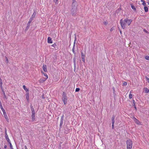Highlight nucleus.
Returning <instances> with one entry per match:
<instances>
[{
    "instance_id": "nucleus-43",
    "label": "nucleus",
    "mask_w": 149,
    "mask_h": 149,
    "mask_svg": "<svg viewBox=\"0 0 149 149\" xmlns=\"http://www.w3.org/2000/svg\"><path fill=\"white\" fill-rule=\"evenodd\" d=\"M108 24V23L107 22H104V24L105 25H106L107 24Z\"/></svg>"
},
{
    "instance_id": "nucleus-25",
    "label": "nucleus",
    "mask_w": 149,
    "mask_h": 149,
    "mask_svg": "<svg viewBox=\"0 0 149 149\" xmlns=\"http://www.w3.org/2000/svg\"><path fill=\"white\" fill-rule=\"evenodd\" d=\"M30 24H29L28 23L27 24V26L26 27V29L27 30L28 29L30 26Z\"/></svg>"
},
{
    "instance_id": "nucleus-49",
    "label": "nucleus",
    "mask_w": 149,
    "mask_h": 149,
    "mask_svg": "<svg viewBox=\"0 0 149 149\" xmlns=\"http://www.w3.org/2000/svg\"><path fill=\"white\" fill-rule=\"evenodd\" d=\"M6 61H7L8 62V58H7V57H6Z\"/></svg>"
},
{
    "instance_id": "nucleus-17",
    "label": "nucleus",
    "mask_w": 149,
    "mask_h": 149,
    "mask_svg": "<svg viewBox=\"0 0 149 149\" xmlns=\"http://www.w3.org/2000/svg\"><path fill=\"white\" fill-rule=\"evenodd\" d=\"M131 8L133 9L134 11H136V8L134 6H133L132 4H131Z\"/></svg>"
},
{
    "instance_id": "nucleus-31",
    "label": "nucleus",
    "mask_w": 149,
    "mask_h": 149,
    "mask_svg": "<svg viewBox=\"0 0 149 149\" xmlns=\"http://www.w3.org/2000/svg\"><path fill=\"white\" fill-rule=\"evenodd\" d=\"M142 4L144 6H146V4L145 1H143V2Z\"/></svg>"
},
{
    "instance_id": "nucleus-8",
    "label": "nucleus",
    "mask_w": 149,
    "mask_h": 149,
    "mask_svg": "<svg viewBox=\"0 0 149 149\" xmlns=\"http://www.w3.org/2000/svg\"><path fill=\"white\" fill-rule=\"evenodd\" d=\"M47 42L49 43H52V38L50 37H48L47 39Z\"/></svg>"
},
{
    "instance_id": "nucleus-48",
    "label": "nucleus",
    "mask_w": 149,
    "mask_h": 149,
    "mask_svg": "<svg viewBox=\"0 0 149 149\" xmlns=\"http://www.w3.org/2000/svg\"><path fill=\"white\" fill-rule=\"evenodd\" d=\"M25 149H28L27 146H25Z\"/></svg>"
},
{
    "instance_id": "nucleus-34",
    "label": "nucleus",
    "mask_w": 149,
    "mask_h": 149,
    "mask_svg": "<svg viewBox=\"0 0 149 149\" xmlns=\"http://www.w3.org/2000/svg\"><path fill=\"white\" fill-rule=\"evenodd\" d=\"M112 123V129H114V123Z\"/></svg>"
},
{
    "instance_id": "nucleus-27",
    "label": "nucleus",
    "mask_w": 149,
    "mask_h": 149,
    "mask_svg": "<svg viewBox=\"0 0 149 149\" xmlns=\"http://www.w3.org/2000/svg\"><path fill=\"white\" fill-rule=\"evenodd\" d=\"M9 143V144H10V149H12V148H13V147H12V144L11 143H10V142H8Z\"/></svg>"
},
{
    "instance_id": "nucleus-4",
    "label": "nucleus",
    "mask_w": 149,
    "mask_h": 149,
    "mask_svg": "<svg viewBox=\"0 0 149 149\" xmlns=\"http://www.w3.org/2000/svg\"><path fill=\"white\" fill-rule=\"evenodd\" d=\"M77 2L75 0H72V8L77 9Z\"/></svg>"
},
{
    "instance_id": "nucleus-11",
    "label": "nucleus",
    "mask_w": 149,
    "mask_h": 149,
    "mask_svg": "<svg viewBox=\"0 0 149 149\" xmlns=\"http://www.w3.org/2000/svg\"><path fill=\"white\" fill-rule=\"evenodd\" d=\"M2 91H3V93L4 95V97H3L4 99L6 102V100H7V97L5 95V92L3 90Z\"/></svg>"
},
{
    "instance_id": "nucleus-9",
    "label": "nucleus",
    "mask_w": 149,
    "mask_h": 149,
    "mask_svg": "<svg viewBox=\"0 0 149 149\" xmlns=\"http://www.w3.org/2000/svg\"><path fill=\"white\" fill-rule=\"evenodd\" d=\"M26 99L28 101H29V93L27 92L26 93Z\"/></svg>"
},
{
    "instance_id": "nucleus-5",
    "label": "nucleus",
    "mask_w": 149,
    "mask_h": 149,
    "mask_svg": "<svg viewBox=\"0 0 149 149\" xmlns=\"http://www.w3.org/2000/svg\"><path fill=\"white\" fill-rule=\"evenodd\" d=\"M77 9L72 8L71 10V14L73 16L76 15L77 13Z\"/></svg>"
},
{
    "instance_id": "nucleus-50",
    "label": "nucleus",
    "mask_w": 149,
    "mask_h": 149,
    "mask_svg": "<svg viewBox=\"0 0 149 149\" xmlns=\"http://www.w3.org/2000/svg\"><path fill=\"white\" fill-rule=\"evenodd\" d=\"M146 0L147 1L148 3V4H149V0Z\"/></svg>"
},
{
    "instance_id": "nucleus-52",
    "label": "nucleus",
    "mask_w": 149,
    "mask_h": 149,
    "mask_svg": "<svg viewBox=\"0 0 149 149\" xmlns=\"http://www.w3.org/2000/svg\"><path fill=\"white\" fill-rule=\"evenodd\" d=\"M134 108H135V109H136V107L135 106H134Z\"/></svg>"
},
{
    "instance_id": "nucleus-3",
    "label": "nucleus",
    "mask_w": 149,
    "mask_h": 149,
    "mask_svg": "<svg viewBox=\"0 0 149 149\" xmlns=\"http://www.w3.org/2000/svg\"><path fill=\"white\" fill-rule=\"evenodd\" d=\"M62 101L64 104H66L67 102V99L66 95L64 93H63L62 98Z\"/></svg>"
},
{
    "instance_id": "nucleus-32",
    "label": "nucleus",
    "mask_w": 149,
    "mask_h": 149,
    "mask_svg": "<svg viewBox=\"0 0 149 149\" xmlns=\"http://www.w3.org/2000/svg\"><path fill=\"white\" fill-rule=\"evenodd\" d=\"M74 64H76V58H74L73 59Z\"/></svg>"
},
{
    "instance_id": "nucleus-41",
    "label": "nucleus",
    "mask_w": 149,
    "mask_h": 149,
    "mask_svg": "<svg viewBox=\"0 0 149 149\" xmlns=\"http://www.w3.org/2000/svg\"><path fill=\"white\" fill-rule=\"evenodd\" d=\"M123 85L126 86L127 85V83L126 82H124L123 84Z\"/></svg>"
},
{
    "instance_id": "nucleus-13",
    "label": "nucleus",
    "mask_w": 149,
    "mask_h": 149,
    "mask_svg": "<svg viewBox=\"0 0 149 149\" xmlns=\"http://www.w3.org/2000/svg\"><path fill=\"white\" fill-rule=\"evenodd\" d=\"M35 114H32L31 117L32 121H33L35 120Z\"/></svg>"
},
{
    "instance_id": "nucleus-33",
    "label": "nucleus",
    "mask_w": 149,
    "mask_h": 149,
    "mask_svg": "<svg viewBox=\"0 0 149 149\" xmlns=\"http://www.w3.org/2000/svg\"><path fill=\"white\" fill-rule=\"evenodd\" d=\"M52 47H56V45L55 43H54V44H53L52 45Z\"/></svg>"
},
{
    "instance_id": "nucleus-51",
    "label": "nucleus",
    "mask_w": 149,
    "mask_h": 149,
    "mask_svg": "<svg viewBox=\"0 0 149 149\" xmlns=\"http://www.w3.org/2000/svg\"><path fill=\"white\" fill-rule=\"evenodd\" d=\"M141 0V2H143V1H144L143 0Z\"/></svg>"
},
{
    "instance_id": "nucleus-29",
    "label": "nucleus",
    "mask_w": 149,
    "mask_h": 149,
    "mask_svg": "<svg viewBox=\"0 0 149 149\" xmlns=\"http://www.w3.org/2000/svg\"><path fill=\"white\" fill-rule=\"evenodd\" d=\"M80 89L79 88H77L75 90V92H77L79 91Z\"/></svg>"
},
{
    "instance_id": "nucleus-6",
    "label": "nucleus",
    "mask_w": 149,
    "mask_h": 149,
    "mask_svg": "<svg viewBox=\"0 0 149 149\" xmlns=\"http://www.w3.org/2000/svg\"><path fill=\"white\" fill-rule=\"evenodd\" d=\"M36 13L35 12H34L33 13V14L32 15V16H31L30 18V19L29 21L28 22V23L29 24H30V23L33 20V18L35 17L36 16Z\"/></svg>"
},
{
    "instance_id": "nucleus-1",
    "label": "nucleus",
    "mask_w": 149,
    "mask_h": 149,
    "mask_svg": "<svg viewBox=\"0 0 149 149\" xmlns=\"http://www.w3.org/2000/svg\"><path fill=\"white\" fill-rule=\"evenodd\" d=\"M132 22V20L131 19H128L127 18L124 19H121L120 20V22L122 28L123 29H125L126 25L127 24L128 26H129Z\"/></svg>"
},
{
    "instance_id": "nucleus-23",
    "label": "nucleus",
    "mask_w": 149,
    "mask_h": 149,
    "mask_svg": "<svg viewBox=\"0 0 149 149\" xmlns=\"http://www.w3.org/2000/svg\"><path fill=\"white\" fill-rule=\"evenodd\" d=\"M145 93H149V90L147 88H145Z\"/></svg>"
},
{
    "instance_id": "nucleus-38",
    "label": "nucleus",
    "mask_w": 149,
    "mask_h": 149,
    "mask_svg": "<svg viewBox=\"0 0 149 149\" xmlns=\"http://www.w3.org/2000/svg\"><path fill=\"white\" fill-rule=\"evenodd\" d=\"M76 37H75V39L74 41V44H73V45H74V47L75 46V41L76 40Z\"/></svg>"
},
{
    "instance_id": "nucleus-2",
    "label": "nucleus",
    "mask_w": 149,
    "mask_h": 149,
    "mask_svg": "<svg viewBox=\"0 0 149 149\" xmlns=\"http://www.w3.org/2000/svg\"><path fill=\"white\" fill-rule=\"evenodd\" d=\"M127 149H131L132 146V140L128 139L127 141Z\"/></svg>"
},
{
    "instance_id": "nucleus-47",
    "label": "nucleus",
    "mask_w": 149,
    "mask_h": 149,
    "mask_svg": "<svg viewBox=\"0 0 149 149\" xmlns=\"http://www.w3.org/2000/svg\"><path fill=\"white\" fill-rule=\"evenodd\" d=\"M7 146H6V145H5V146H4V148H5V149H6V148H7Z\"/></svg>"
},
{
    "instance_id": "nucleus-44",
    "label": "nucleus",
    "mask_w": 149,
    "mask_h": 149,
    "mask_svg": "<svg viewBox=\"0 0 149 149\" xmlns=\"http://www.w3.org/2000/svg\"><path fill=\"white\" fill-rule=\"evenodd\" d=\"M133 103L134 106H135V103L134 102V100H133Z\"/></svg>"
},
{
    "instance_id": "nucleus-15",
    "label": "nucleus",
    "mask_w": 149,
    "mask_h": 149,
    "mask_svg": "<svg viewBox=\"0 0 149 149\" xmlns=\"http://www.w3.org/2000/svg\"><path fill=\"white\" fill-rule=\"evenodd\" d=\"M43 70L45 72H47V68L46 65H43Z\"/></svg>"
},
{
    "instance_id": "nucleus-39",
    "label": "nucleus",
    "mask_w": 149,
    "mask_h": 149,
    "mask_svg": "<svg viewBox=\"0 0 149 149\" xmlns=\"http://www.w3.org/2000/svg\"><path fill=\"white\" fill-rule=\"evenodd\" d=\"M3 112V113H6V112H5V110L4 109H3L1 110Z\"/></svg>"
},
{
    "instance_id": "nucleus-20",
    "label": "nucleus",
    "mask_w": 149,
    "mask_h": 149,
    "mask_svg": "<svg viewBox=\"0 0 149 149\" xmlns=\"http://www.w3.org/2000/svg\"><path fill=\"white\" fill-rule=\"evenodd\" d=\"M114 118H115V117L113 116L111 118L112 120V123H115V120H114Z\"/></svg>"
},
{
    "instance_id": "nucleus-54",
    "label": "nucleus",
    "mask_w": 149,
    "mask_h": 149,
    "mask_svg": "<svg viewBox=\"0 0 149 149\" xmlns=\"http://www.w3.org/2000/svg\"><path fill=\"white\" fill-rule=\"evenodd\" d=\"M12 149H13V148H12Z\"/></svg>"
},
{
    "instance_id": "nucleus-16",
    "label": "nucleus",
    "mask_w": 149,
    "mask_h": 149,
    "mask_svg": "<svg viewBox=\"0 0 149 149\" xmlns=\"http://www.w3.org/2000/svg\"><path fill=\"white\" fill-rule=\"evenodd\" d=\"M23 88H24V90L25 91H26V92H28L29 89H28L26 88V87L24 85L23 86Z\"/></svg>"
},
{
    "instance_id": "nucleus-24",
    "label": "nucleus",
    "mask_w": 149,
    "mask_h": 149,
    "mask_svg": "<svg viewBox=\"0 0 149 149\" xmlns=\"http://www.w3.org/2000/svg\"><path fill=\"white\" fill-rule=\"evenodd\" d=\"M0 87L2 88V80L0 81Z\"/></svg>"
},
{
    "instance_id": "nucleus-46",
    "label": "nucleus",
    "mask_w": 149,
    "mask_h": 149,
    "mask_svg": "<svg viewBox=\"0 0 149 149\" xmlns=\"http://www.w3.org/2000/svg\"><path fill=\"white\" fill-rule=\"evenodd\" d=\"M144 31H145L146 33H148V32L146 30H145V29H144Z\"/></svg>"
},
{
    "instance_id": "nucleus-19",
    "label": "nucleus",
    "mask_w": 149,
    "mask_h": 149,
    "mask_svg": "<svg viewBox=\"0 0 149 149\" xmlns=\"http://www.w3.org/2000/svg\"><path fill=\"white\" fill-rule=\"evenodd\" d=\"M144 9L146 12H147L148 11V8L146 6H144Z\"/></svg>"
},
{
    "instance_id": "nucleus-21",
    "label": "nucleus",
    "mask_w": 149,
    "mask_h": 149,
    "mask_svg": "<svg viewBox=\"0 0 149 149\" xmlns=\"http://www.w3.org/2000/svg\"><path fill=\"white\" fill-rule=\"evenodd\" d=\"M135 123H136L137 124H139L140 123L139 121L138 120L136 119V118H135Z\"/></svg>"
},
{
    "instance_id": "nucleus-37",
    "label": "nucleus",
    "mask_w": 149,
    "mask_h": 149,
    "mask_svg": "<svg viewBox=\"0 0 149 149\" xmlns=\"http://www.w3.org/2000/svg\"><path fill=\"white\" fill-rule=\"evenodd\" d=\"M0 108L1 109V110L3 109V106H2V104H1V105H0Z\"/></svg>"
},
{
    "instance_id": "nucleus-45",
    "label": "nucleus",
    "mask_w": 149,
    "mask_h": 149,
    "mask_svg": "<svg viewBox=\"0 0 149 149\" xmlns=\"http://www.w3.org/2000/svg\"><path fill=\"white\" fill-rule=\"evenodd\" d=\"M6 134H7V132H6V129H5V136L6 135Z\"/></svg>"
},
{
    "instance_id": "nucleus-53",
    "label": "nucleus",
    "mask_w": 149,
    "mask_h": 149,
    "mask_svg": "<svg viewBox=\"0 0 149 149\" xmlns=\"http://www.w3.org/2000/svg\"><path fill=\"white\" fill-rule=\"evenodd\" d=\"M122 32H121V31H120V33H121Z\"/></svg>"
},
{
    "instance_id": "nucleus-42",
    "label": "nucleus",
    "mask_w": 149,
    "mask_h": 149,
    "mask_svg": "<svg viewBox=\"0 0 149 149\" xmlns=\"http://www.w3.org/2000/svg\"><path fill=\"white\" fill-rule=\"evenodd\" d=\"M74 70H75V69H76V64H74Z\"/></svg>"
},
{
    "instance_id": "nucleus-7",
    "label": "nucleus",
    "mask_w": 149,
    "mask_h": 149,
    "mask_svg": "<svg viewBox=\"0 0 149 149\" xmlns=\"http://www.w3.org/2000/svg\"><path fill=\"white\" fill-rule=\"evenodd\" d=\"M63 115L62 116H61V121L60 123V127L62 126L63 125Z\"/></svg>"
},
{
    "instance_id": "nucleus-10",
    "label": "nucleus",
    "mask_w": 149,
    "mask_h": 149,
    "mask_svg": "<svg viewBox=\"0 0 149 149\" xmlns=\"http://www.w3.org/2000/svg\"><path fill=\"white\" fill-rule=\"evenodd\" d=\"M3 114L4 115V117L6 119L7 121L8 122L9 121V119H8V116H7V115H6V113H3Z\"/></svg>"
},
{
    "instance_id": "nucleus-12",
    "label": "nucleus",
    "mask_w": 149,
    "mask_h": 149,
    "mask_svg": "<svg viewBox=\"0 0 149 149\" xmlns=\"http://www.w3.org/2000/svg\"><path fill=\"white\" fill-rule=\"evenodd\" d=\"M31 111L32 114H35V112L34 108L33 106H31Z\"/></svg>"
},
{
    "instance_id": "nucleus-14",
    "label": "nucleus",
    "mask_w": 149,
    "mask_h": 149,
    "mask_svg": "<svg viewBox=\"0 0 149 149\" xmlns=\"http://www.w3.org/2000/svg\"><path fill=\"white\" fill-rule=\"evenodd\" d=\"M5 137L6 138V139L7 140V141L8 142H10V140L8 138V136L7 135V134H6V135L5 136Z\"/></svg>"
},
{
    "instance_id": "nucleus-55",
    "label": "nucleus",
    "mask_w": 149,
    "mask_h": 149,
    "mask_svg": "<svg viewBox=\"0 0 149 149\" xmlns=\"http://www.w3.org/2000/svg\"><path fill=\"white\" fill-rule=\"evenodd\" d=\"M0 149H1V148H0Z\"/></svg>"
},
{
    "instance_id": "nucleus-40",
    "label": "nucleus",
    "mask_w": 149,
    "mask_h": 149,
    "mask_svg": "<svg viewBox=\"0 0 149 149\" xmlns=\"http://www.w3.org/2000/svg\"><path fill=\"white\" fill-rule=\"evenodd\" d=\"M58 0H54V1L56 3H57V1Z\"/></svg>"
},
{
    "instance_id": "nucleus-18",
    "label": "nucleus",
    "mask_w": 149,
    "mask_h": 149,
    "mask_svg": "<svg viewBox=\"0 0 149 149\" xmlns=\"http://www.w3.org/2000/svg\"><path fill=\"white\" fill-rule=\"evenodd\" d=\"M81 58H85V55L83 53L82 50H81Z\"/></svg>"
},
{
    "instance_id": "nucleus-22",
    "label": "nucleus",
    "mask_w": 149,
    "mask_h": 149,
    "mask_svg": "<svg viewBox=\"0 0 149 149\" xmlns=\"http://www.w3.org/2000/svg\"><path fill=\"white\" fill-rule=\"evenodd\" d=\"M74 47H75L74 45H73V48L72 49V51L73 53L75 54H76V53L74 51Z\"/></svg>"
},
{
    "instance_id": "nucleus-36",
    "label": "nucleus",
    "mask_w": 149,
    "mask_h": 149,
    "mask_svg": "<svg viewBox=\"0 0 149 149\" xmlns=\"http://www.w3.org/2000/svg\"><path fill=\"white\" fill-rule=\"evenodd\" d=\"M82 59V61L84 62H85V58H81Z\"/></svg>"
},
{
    "instance_id": "nucleus-35",
    "label": "nucleus",
    "mask_w": 149,
    "mask_h": 149,
    "mask_svg": "<svg viewBox=\"0 0 149 149\" xmlns=\"http://www.w3.org/2000/svg\"><path fill=\"white\" fill-rule=\"evenodd\" d=\"M146 78L147 80V81L149 83V78L147 77H145Z\"/></svg>"
},
{
    "instance_id": "nucleus-30",
    "label": "nucleus",
    "mask_w": 149,
    "mask_h": 149,
    "mask_svg": "<svg viewBox=\"0 0 149 149\" xmlns=\"http://www.w3.org/2000/svg\"><path fill=\"white\" fill-rule=\"evenodd\" d=\"M132 94L130 93L129 95V97L130 99L132 98Z\"/></svg>"
},
{
    "instance_id": "nucleus-28",
    "label": "nucleus",
    "mask_w": 149,
    "mask_h": 149,
    "mask_svg": "<svg viewBox=\"0 0 149 149\" xmlns=\"http://www.w3.org/2000/svg\"><path fill=\"white\" fill-rule=\"evenodd\" d=\"M145 58L146 60H149V56H145Z\"/></svg>"
},
{
    "instance_id": "nucleus-26",
    "label": "nucleus",
    "mask_w": 149,
    "mask_h": 149,
    "mask_svg": "<svg viewBox=\"0 0 149 149\" xmlns=\"http://www.w3.org/2000/svg\"><path fill=\"white\" fill-rule=\"evenodd\" d=\"M43 73L44 74L45 76L46 77V79H45V80L44 81H45L46 80V79L48 78V76L47 74H46L45 73Z\"/></svg>"
}]
</instances>
